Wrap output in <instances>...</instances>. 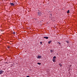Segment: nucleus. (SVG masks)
<instances>
[{
    "label": "nucleus",
    "instance_id": "3",
    "mask_svg": "<svg viewBox=\"0 0 77 77\" xmlns=\"http://www.w3.org/2000/svg\"><path fill=\"white\" fill-rule=\"evenodd\" d=\"M40 58H42L41 56L38 55L37 57V59H40Z\"/></svg>",
    "mask_w": 77,
    "mask_h": 77
},
{
    "label": "nucleus",
    "instance_id": "1",
    "mask_svg": "<svg viewBox=\"0 0 77 77\" xmlns=\"http://www.w3.org/2000/svg\"><path fill=\"white\" fill-rule=\"evenodd\" d=\"M37 13V14L38 16H41L42 15V13H41V12H38Z\"/></svg>",
    "mask_w": 77,
    "mask_h": 77
},
{
    "label": "nucleus",
    "instance_id": "2",
    "mask_svg": "<svg viewBox=\"0 0 77 77\" xmlns=\"http://www.w3.org/2000/svg\"><path fill=\"white\" fill-rule=\"evenodd\" d=\"M4 72V71L3 70H0V74H2Z\"/></svg>",
    "mask_w": 77,
    "mask_h": 77
},
{
    "label": "nucleus",
    "instance_id": "17",
    "mask_svg": "<svg viewBox=\"0 0 77 77\" xmlns=\"http://www.w3.org/2000/svg\"><path fill=\"white\" fill-rule=\"evenodd\" d=\"M71 66H72V65H70L69 66V67H71Z\"/></svg>",
    "mask_w": 77,
    "mask_h": 77
},
{
    "label": "nucleus",
    "instance_id": "4",
    "mask_svg": "<svg viewBox=\"0 0 77 77\" xmlns=\"http://www.w3.org/2000/svg\"><path fill=\"white\" fill-rule=\"evenodd\" d=\"M44 38H46V39H48V37H44Z\"/></svg>",
    "mask_w": 77,
    "mask_h": 77
},
{
    "label": "nucleus",
    "instance_id": "20",
    "mask_svg": "<svg viewBox=\"0 0 77 77\" xmlns=\"http://www.w3.org/2000/svg\"><path fill=\"white\" fill-rule=\"evenodd\" d=\"M62 65H60V66H62Z\"/></svg>",
    "mask_w": 77,
    "mask_h": 77
},
{
    "label": "nucleus",
    "instance_id": "13",
    "mask_svg": "<svg viewBox=\"0 0 77 77\" xmlns=\"http://www.w3.org/2000/svg\"><path fill=\"white\" fill-rule=\"evenodd\" d=\"M13 34H15V32H13Z\"/></svg>",
    "mask_w": 77,
    "mask_h": 77
},
{
    "label": "nucleus",
    "instance_id": "18",
    "mask_svg": "<svg viewBox=\"0 0 77 77\" xmlns=\"http://www.w3.org/2000/svg\"><path fill=\"white\" fill-rule=\"evenodd\" d=\"M8 48H10L9 46H8Z\"/></svg>",
    "mask_w": 77,
    "mask_h": 77
},
{
    "label": "nucleus",
    "instance_id": "10",
    "mask_svg": "<svg viewBox=\"0 0 77 77\" xmlns=\"http://www.w3.org/2000/svg\"><path fill=\"white\" fill-rule=\"evenodd\" d=\"M37 64H38V65H41V63H38Z\"/></svg>",
    "mask_w": 77,
    "mask_h": 77
},
{
    "label": "nucleus",
    "instance_id": "12",
    "mask_svg": "<svg viewBox=\"0 0 77 77\" xmlns=\"http://www.w3.org/2000/svg\"><path fill=\"white\" fill-rule=\"evenodd\" d=\"M40 44L41 45H42V42H40Z\"/></svg>",
    "mask_w": 77,
    "mask_h": 77
},
{
    "label": "nucleus",
    "instance_id": "16",
    "mask_svg": "<svg viewBox=\"0 0 77 77\" xmlns=\"http://www.w3.org/2000/svg\"><path fill=\"white\" fill-rule=\"evenodd\" d=\"M26 77H30L29 76H27Z\"/></svg>",
    "mask_w": 77,
    "mask_h": 77
},
{
    "label": "nucleus",
    "instance_id": "8",
    "mask_svg": "<svg viewBox=\"0 0 77 77\" xmlns=\"http://www.w3.org/2000/svg\"><path fill=\"white\" fill-rule=\"evenodd\" d=\"M51 42H52V41H50L48 42V43L49 44H50Z\"/></svg>",
    "mask_w": 77,
    "mask_h": 77
},
{
    "label": "nucleus",
    "instance_id": "19",
    "mask_svg": "<svg viewBox=\"0 0 77 77\" xmlns=\"http://www.w3.org/2000/svg\"><path fill=\"white\" fill-rule=\"evenodd\" d=\"M59 65H61V63H60V64H59Z\"/></svg>",
    "mask_w": 77,
    "mask_h": 77
},
{
    "label": "nucleus",
    "instance_id": "6",
    "mask_svg": "<svg viewBox=\"0 0 77 77\" xmlns=\"http://www.w3.org/2000/svg\"><path fill=\"white\" fill-rule=\"evenodd\" d=\"M53 62H56V59H53L52 60Z\"/></svg>",
    "mask_w": 77,
    "mask_h": 77
},
{
    "label": "nucleus",
    "instance_id": "5",
    "mask_svg": "<svg viewBox=\"0 0 77 77\" xmlns=\"http://www.w3.org/2000/svg\"><path fill=\"white\" fill-rule=\"evenodd\" d=\"M10 5H12V6H14V4L13 3H10Z\"/></svg>",
    "mask_w": 77,
    "mask_h": 77
},
{
    "label": "nucleus",
    "instance_id": "15",
    "mask_svg": "<svg viewBox=\"0 0 77 77\" xmlns=\"http://www.w3.org/2000/svg\"><path fill=\"white\" fill-rule=\"evenodd\" d=\"M51 52H53V51L52 50H51Z\"/></svg>",
    "mask_w": 77,
    "mask_h": 77
},
{
    "label": "nucleus",
    "instance_id": "7",
    "mask_svg": "<svg viewBox=\"0 0 77 77\" xmlns=\"http://www.w3.org/2000/svg\"><path fill=\"white\" fill-rule=\"evenodd\" d=\"M67 13L68 14H69V10H68L67 11Z\"/></svg>",
    "mask_w": 77,
    "mask_h": 77
},
{
    "label": "nucleus",
    "instance_id": "11",
    "mask_svg": "<svg viewBox=\"0 0 77 77\" xmlns=\"http://www.w3.org/2000/svg\"><path fill=\"white\" fill-rule=\"evenodd\" d=\"M66 42L67 43H68V44L69 43V41H66Z\"/></svg>",
    "mask_w": 77,
    "mask_h": 77
},
{
    "label": "nucleus",
    "instance_id": "14",
    "mask_svg": "<svg viewBox=\"0 0 77 77\" xmlns=\"http://www.w3.org/2000/svg\"><path fill=\"white\" fill-rule=\"evenodd\" d=\"M58 44H59L60 45L61 44H60V42H58Z\"/></svg>",
    "mask_w": 77,
    "mask_h": 77
},
{
    "label": "nucleus",
    "instance_id": "9",
    "mask_svg": "<svg viewBox=\"0 0 77 77\" xmlns=\"http://www.w3.org/2000/svg\"><path fill=\"white\" fill-rule=\"evenodd\" d=\"M56 56H54L53 57V59H56Z\"/></svg>",
    "mask_w": 77,
    "mask_h": 77
}]
</instances>
